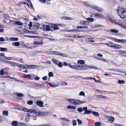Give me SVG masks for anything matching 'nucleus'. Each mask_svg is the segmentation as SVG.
<instances>
[{
  "mask_svg": "<svg viewBox=\"0 0 126 126\" xmlns=\"http://www.w3.org/2000/svg\"><path fill=\"white\" fill-rule=\"evenodd\" d=\"M78 63L81 64H85V62L84 61L82 60H79L77 62Z\"/></svg>",
  "mask_w": 126,
  "mask_h": 126,
  "instance_id": "b1692460",
  "label": "nucleus"
},
{
  "mask_svg": "<svg viewBox=\"0 0 126 126\" xmlns=\"http://www.w3.org/2000/svg\"><path fill=\"white\" fill-rule=\"evenodd\" d=\"M5 41V40L3 37H0V41L1 42H4Z\"/></svg>",
  "mask_w": 126,
  "mask_h": 126,
  "instance_id": "338daca9",
  "label": "nucleus"
},
{
  "mask_svg": "<svg viewBox=\"0 0 126 126\" xmlns=\"http://www.w3.org/2000/svg\"><path fill=\"white\" fill-rule=\"evenodd\" d=\"M16 94L17 96L19 97H23L24 96V94L22 93H17Z\"/></svg>",
  "mask_w": 126,
  "mask_h": 126,
  "instance_id": "5fc2aeb1",
  "label": "nucleus"
},
{
  "mask_svg": "<svg viewBox=\"0 0 126 126\" xmlns=\"http://www.w3.org/2000/svg\"><path fill=\"white\" fill-rule=\"evenodd\" d=\"M27 37H28L31 38H39V39L41 41H42L43 40V38H45V37H41L37 36H32L30 35H27Z\"/></svg>",
  "mask_w": 126,
  "mask_h": 126,
  "instance_id": "0eeeda50",
  "label": "nucleus"
},
{
  "mask_svg": "<svg viewBox=\"0 0 126 126\" xmlns=\"http://www.w3.org/2000/svg\"><path fill=\"white\" fill-rule=\"evenodd\" d=\"M47 83L48 84H49L50 86L51 87H55L57 86V84H53L49 83Z\"/></svg>",
  "mask_w": 126,
  "mask_h": 126,
  "instance_id": "c756f323",
  "label": "nucleus"
},
{
  "mask_svg": "<svg viewBox=\"0 0 126 126\" xmlns=\"http://www.w3.org/2000/svg\"><path fill=\"white\" fill-rule=\"evenodd\" d=\"M40 116H46L48 114V113L46 112H40Z\"/></svg>",
  "mask_w": 126,
  "mask_h": 126,
  "instance_id": "f3484780",
  "label": "nucleus"
},
{
  "mask_svg": "<svg viewBox=\"0 0 126 126\" xmlns=\"http://www.w3.org/2000/svg\"><path fill=\"white\" fill-rule=\"evenodd\" d=\"M23 111L26 112H28L30 113H32L33 112H35L36 110L34 109H29L26 107L23 108Z\"/></svg>",
  "mask_w": 126,
  "mask_h": 126,
  "instance_id": "20e7f679",
  "label": "nucleus"
},
{
  "mask_svg": "<svg viewBox=\"0 0 126 126\" xmlns=\"http://www.w3.org/2000/svg\"><path fill=\"white\" fill-rule=\"evenodd\" d=\"M79 95L80 96H84L85 95L84 92L83 91H81L80 92Z\"/></svg>",
  "mask_w": 126,
  "mask_h": 126,
  "instance_id": "79ce46f5",
  "label": "nucleus"
},
{
  "mask_svg": "<svg viewBox=\"0 0 126 126\" xmlns=\"http://www.w3.org/2000/svg\"><path fill=\"white\" fill-rule=\"evenodd\" d=\"M77 120L78 122V124H79L81 125L82 124V122L81 120L79 119H77Z\"/></svg>",
  "mask_w": 126,
  "mask_h": 126,
  "instance_id": "13d9d810",
  "label": "nucleus"
},
{
  "mask_svg": "<svg viewBox=\"0 0 126 126\" xmlns=\"http://www.w3.org/2000/svg\"><path fill=\"white\" fill-rule=\"evenodd\" d=\"M110 70H111L113 71H117L119 72H121V71H120V70L118 69H110Z\"/></svg>",
  "mask_w": 126,
  "mask_h": 126,
  "instance_id": "de8ad7c7",
  "label": "nucleus"
},
{
  "mask_svg": "<svg viewBox=\"0 0 126 126\" xmlns=\"http://www.w3.org/2000/svg\"><path fill=\"white\" fill-rule=\"evenodd\" d=\"M114 120V117H110V119L108 121V122L110 123H113Z\"/></svg>",
  "mask_w": 126,
  "mask_h": 126,
  "instance_id": "cd10ccee",
  "label": "nucleus"
},
{
  "mask_svg": "<svg viewBox=\"0 0 126 126\" xmlns=\"http://www.w3.org/2000/svg\"><path fill=\"white\" fill-rule=\"evenodd\" d=\"M40 26V24L37 22L35 23L33 26V27L34 29H38Z\"/></svg>",
  "mask_w": 126,
  "mask_h": 126,
  "instance_id": "2eb2a0df",
  "label": "nucleus"
},
{
  "mask_svg": "<svg viewBox=\"0 0 126 126\" xmlns=\"http://www.w3.org/2000/svg\"><path fill=\"white\" fill-rule=\"evenodd\" d=\"M0 58L1 60H5L7 59V57L5 56H0Z\"/></svg>",
  "mask_w": 126,
  "mask_h": 126,
  "instance_id": "37998d69",
  "label": "nucleus"
},
{
  "mask_svg": "<svg viewBox=\"0 0 126 126\" xmlns=\"http://www.w3.org/2000/svg\"><path fill=\"white\" fill-rule=\"evenodd\" d=\"M36 104L40 107H44V103L41 101H37L36 102Z\"/></svg>",
  "mask_w": 126,
  "mask_h": 126,
  "instance_id": "423d86ee",
  "label": "nucleus"
},
{
  "mask_svg": "<svg viewBox=\"0 0 126 126\" xmlns=\"http://www.w3.org/2000/svg\"><path fill=\"white\" fill-rule=\"evenodd\" d=\"M113 39L115 41L117 42L120 43L122 42L121 39H117L115 38H113Z\"/></svg>",
  "mask_w": 126,
  "mask_h": 126,
  "instance_id": "4c0bfd02",
  "label": "nucleus"
},
{
  "mask_svg": "<svg viewBox=\"0 0 126 126\" xmlns=\"http://www.w3.org/2000/svg\"><path fill=\"white\" fill-rule=\"evenodd\" d=\"M19 122H17L16 121H14L12 122V124L13 126H17L19 125Z\"/></svg>",
  "mask_w": 126,
  "mask_h": 126,
  "instance_id": "a211bd4d",
  "label": "nucleus"
},
{
  "mask_svg": "<svg viewBox=\"0 0 126 126\" xmlns=\"http://www.w3.org/2000/svg\"><path fill=\"white\" fill-rule=\"evenodd\" d=\"M19 125L21 126H27L26 124H23L22 123L20 122L19 123Z\"/></svg>",
  "mask_w": 126,
  "mask_h": 126,
  "instance_id": "680f3d73",
  "label": "nucleus"
},
{
  "mask_svg": "<svg viewBox=\"0 0 126 126\" xmlns=\"http://www.w3.org/2000/svg\"><path fill=\"white\" fill-rule=\"evenodd\" d=\"M58 65V66L59 67H61L63 66V63L61 62H59Z\"/></svg>",
  "mask_w": 126,
  "mask_h": 126,
  "instance_id": "49530a36",
  "label": "nucleus"
},
{
  "mask_svg": "<svg viewBox=\"0 0 126 126\" xmlns=\"http://www.w3.org/2000/svg\"><path fill=\"white\" fill-rule=\"evenodd\" d=\"M38 66L36 65H29V68L31 69H34L36 68Z\"/></svg>",
  "mask_w": 126,
  "mask_h": 126,
  "instance_id": "6ab92c4d",
  "label": "nucleus"
},
{
  "mask_svg": "<svg viewBox=\"0 0 126 126\" xmlns=\"http://www.w3.org/2000/svg\"><path fill=\"white\" fill-rule=\"evenodd\" d=\"M113 47L115 49H117L121 48V47L120 45L114 44Z\"/></svg>",
  "mask_w": 126,
  "mask_h": 126,
  "instance_id": "ddd939ff",
  "label": "nucleus"
},
{
  "mask_svg": "<svg viewBox=\"0 0 126 126\" xmlns=\"http://www.w3.org/2000/svg\"><path fill=\"white\" fill-rule=\"evenodd\" d=\"M70 37H76L79 38H80L82 37V36H80L78 34H76L74 35H73V36H70Z\"/></svg>",
  "mask_w": 126,
  "mask_h": 126,
  "instance_id": "72a5a7b5",
  "label": "nucleus"
},
{
  "mask_svg": "<svg viewBox=\"0 0 126 126\" xmlns=\"http://www.w3.org/2000/svg\"><path fill=\"white\" fill-rule=\"evenodd\" d=\"M87 22L86 21L81 20L80 21V24L81 25H86Z\"/></svg>",
  "mask_w": 126,
  "mask_h": 126,
  "instance_id": "2f4dec72",
  "label": "nucleus"
},
{
  "mask_svg": "<svg viewBox=\"0 0 126 126\" xmlns=\"http://www.w3.org/2000/svg\"><path fill=\"white\" fill-rule=\"evenodd\" d=\"M87 66L85 65H70L69 66L70 68L72 69H75L77 70H81L84 71L87 69Z\"/></svg>",
  "mask_w": 126,
  "mask_h": 126,
  "instance_id": "f03ea898",
  "label": "nucleus"
},
{
  "mask_svg": "<svg viewBox=\"0 0 126 126\" xmlns=\"http://www.w3.org/2000/svg\"><path fill=\"white\" fill-rule=\"evenodd\" d=\"M53 24H51V28L55 30L60 29V28L59 27H58V26H54V25H53Z\"/></svg>",
  "mask_w": 126,
  "mask_h": 126,
  "instance_id": "dca6fc26",
  "label": "nucleus"
},
{
  "mask_svg": "<svg viewBox=\"0 0 126 126\" xmlns=\"http://www.w3.org/2000/svg\"><path fill=\"white\" fill-rule=\"evenodd\" d=\"M74 31L75 32H79L80 31L78 30L75 29H74L73 30H70L69 31L71 32V31Z\"/></svg>",
  "mask_w": 126,
  "mask_h": 126,
  "instance_id": "bf43d9fd",
  "label": "nucleus"
},
{
  "mask_svg": "<svg viewBox=\"0 0 126 126\" xmlns=\"http://www.w3.org/2000/svg\"><path fill=\"white\" fill-rule=\"evenodd\" d=\"M27 103L29 105H32L33 103V102L32 101L29 100L27 102Z\"/></svg>",
  "mask_w": 126,
  "mask_h": 126,
  "instance_id": "69168bd1",
  "label": "nucleus"
},
{
  "mask_svg": "<svg viewBox=\"0 0 126 126\" xmlns=\"http://www.w3.org/2000/svg\"><path fill=\"white\" fill-rule=\"evenodd\" d=\"M12 45H14L16 46H18L20 45V43L18 42H16L12 43Z\"/></svg>",
  "mask_w": 126,
  "mask_h": 126,
  "instance_id": "c9c22d12",
  "label": "nucleus"
},
{
  "mask_svg": "<svg viewBox=\"0 0 126 126\" xmlns=\"http://www.w3.org/2000/svg\"><path fill=\"white\" fill-rule=\"evenodd\" d=\"M77 110L79 112H82L83 110L84 111V113L85 114H88L91 113L92 112V110H88L87 107H83V108H82L81 107L79 108Z\"/></svg>",
  "mask_w": 126,
  "mask_h": 126,
  "instance_id": "7ed1b4c3",
  "label": "nucleus"
},
{
  "mask_svg": "<svg viewBox=\"0 0 126 126\" xmlns=\"http://www.w3.org/2000/svg\"><path fill=\"white\" fill-rule=\"evenodd\" d=\"M95 125L96 126H101V123L99 122H96L95 123Z\"/></svg>",
  "mask_w": 126,
  "mask_h": 126,
  "instance_id": "58836bf2",
  "label": "nucleus"
},
{
  "mask_svg": "<svg viewBox=\"0 0 126 126\" xmlns=\"http://www.w3.org/2000/svg\"><path fill=\"white\" fill-rule=\"evenodd\" d=\"M4 73L3 71V69H2L0 71V75H3L4 74Z\"/></svg>",
  "mask_w": 126,
  "mask_h": 126,
  "instance_id": "8fccbe9b",
  "label": "nucleus"
},
{
  "mask_svg": "<svg viewBox=\"0 0 126 126\" xmlns=\"http://www.w3.org/2000/svg\"><path fill=\"white\" fill-rule=\"evenodd\" d=\"M45 27V25H42V27L44 30H46L47 31H49L50 30V28L49 25H46V29H44V27Z\"/></svg>",
  "mask_w": 126,
  "mask_h": 126,
  "instance_id": "1a4fd4ad",
  "label": "nucleus"
},
{
  "mask_svg": "<svg viewBox=\"0 0 126 126\" xmlns=\"http://www.w3.org/2000/svg\"><path fill=\"white\" fill-rule=\"evenodd\" d=\"M88 21H90V22L93 21L94 20V19L90 17H89L87 18Z\"/></svg>",
  "mask_w": 126,
  "mask_h": 126,
  "instance_id": "603ef678",
  "label": "nucleus"
},
{
  "mask_svg": "<svg viewBox=\"0 0 126 126\" xmlns=\"http://www.w3.org/2000/svg\"><path fill=\"white\" fill-rule=\"evenodd\" d=\"M9 22L10 23H12V24H13L17 25H22L23 24L20 21H16L10 20Z\"/></svg>",
  "mask_w": 126,
  "mask_h": 126,
  "instance_id": "39448f33",
  "label": "nucleus"
},
{
  "mask_svg": "<svg viewBox=\"0 0 126 126\" xmlns=\"http://www.w3.org/2000/svg\"><path fill=\"white\" fill-rule=\"evenodd\" d=\"M109 31H110V32H112L115 33H117L119 32V31L118 30L115 29H111Z\"/></svg>",
  "mask_w": 126,
  "mask_h": 126,
  "instance_id": "bb28decb",
  "label": "nucleus"
},
{
  "mask_svg": "<svg viewBox=\"0 0 126 126\" xmlns=\"http://www.w3.org/2000/svg\"><path fill=\"white\" fill-rule=\"evenodd\" d=\"M52 61L56 65H58V62H59L58 60L54 59H52Z\"/></svg>",
  "mask_w": 126,
  "mask_h": 126,
  "instance_id": "aec40b11",
  "label": "nucleus"
},
{
  "mask_svg": "<svg viewBox=\"0 0 126 126\" xmlns=\"http://www.w3.org/2000/svg\"><path fill=\"white\" fill-rule=\"evenodd\" d=\"M86 40L89 42H94V41L92 38H87Z\"/></svg>",
  "mask_w": 126,
  "mask_h": 126,
  "instance_id": "473e14b6",
  "label": "nucleus"
},
{
  "mask_svg": "<svg viewBox=\"0 0 126 126\" xmlns=\"http://www.w3.org/2000/svg\"><path fill=\"white\" fill-rule=\"evenodd\" d=\"M93 15H94L95 16L96 18L99 17L100 18H103L104 17V16L103 15L98 13L94 14Z\"/></svg>",
  "mask_w": 126,
  "mask_h": 126,
  "instance_id": "6e6552de",
  "label": "nucleus"
},
{
  "mask_svg": "<svg viewBox=\"0 0 126 126\" xmlns=\"http://www.w3.org/2000/svg\"><path fill=\"white\" fill-rule=\"evenodd\" d=\"M23 77L24 78H29L30 79H32L31 76L30 74H28L27 75L24 74L23 75Z\"/></svg>",
  "mask_w": 126,
  "mask_h": 126,
  "instance_id": "412c9836",
  "label": "nucleus"
},
{
  "mask_svg": "<svg viewBox=\"0 0 126 126\" xmlns=\"http://www.w3.org/2000/svg\"><path fill=\"white\" fill-rule=\"evenodd\" d=\"M30 113H30V112L29 113H28V114L27 115V116H26V118L29 119V118L30 117H32V116H33L32 115L30 114Z\"/></svg>",
  "mask_w": 126,
  "mask_h": 126,
  "instance_id": "3c124183",
  "label": "nucleus"
},
{
  "mask_svg": "<svg viewBox=\"0 0 126 126\" xmlns=\"http://www.w3.org/2000/svg\"><path fill=\"white\" fill-rule=\"evenodd\" d=\"M78 77H79L82 78V79H87V80H88V79H93L94 78H93V77H85V78L82 77H81L79 76H76V77H75V79H77V78H78Z\"/></svg>",
  "mask_w": 126,
  "mask_h": 126,
  "instance_id": "f8f14e48",
  "label": "nucleus"
},
{
  "mask_svg": "<svg viewBox=\"0 0 126 126\" xmlns=\"http://www.w3.org/2000/svg\"><path fill=\"white\" fill-rule=\"evenodd\" d=\"M53 24V25H55V26L60 27H64L65 25L64 24H63L55 23V24Z\"/></svg>",
  "mask_w": 126,
  "mask_h": 126,
  "instance_id": "a878e982",
  "label": "nucleus"
},
{
  "mask_svg": "<svg viewBox=\"0 0 126 126\" xmlns=\"http://www.w3.org/2000/svg\"><path fill=\"white\" fill-rule=\"evenodd\" d=\"M8 112L7 110H4L3 111V114L6 116H7L8 115Z\"/></svg>",
  "mask_w": 126,
  "mask_h": 126,
  "instance_id": "f704fd0d",
  "label": "nucleus"
},
{
  "mask_svg": "<svg viewBox=\"0 0 126 126\" xmlns=\"http://www.w3.org/2000/svg\"><path fill=\"white\" fill-rule=\"evenodd\" d=\"M74 99H67V101L69 103L72 104H74Z\"/></svg>",
  "mask_w": 126,
  "mask_h": 126,
  "instance_id": "4be33fe9",
  "label": "nucleus"
},
{
  "mask_svg": "<svg viewBox=\"0 0 126 126\" xmlns=\"http://www.w3.org/2000/svg\"><path fill=\"white\" fill-rule=\"evenodd\" d=\"M118 15L122 18L126 17V8L120 6L116 10Z\"/></svg>",
  "mask_w": 126,
  "mask_h": 126,
  "instance_id": "f257e3e1",
  "label": "nucleus"
},
{
  "mask_svg": "<svg viewBox=\"0 0 126 126\" xmlns=\"http://www.w3.org/2000/svg\"><path fill=\"white\" fill-rule=\"evenodd\" d=\"M7 50V49L6 48L0 47V51H6Z\"/></svg>",
  "mask_w": 126,
  "mask_h": 126,
  "instance_id": "c03bdc74",
  "label": "nucleus"
},
{
  "mask_svg": "<svg viewBox=\"0 0 126 126\" xmlns=\"http://www.w3.org/2000/svg\"><path fill=\"white\" fill-rule=\"evenodd\" d=\"M96 10L98 12H101L103 10L102 8L98 7Z\"/></svg>",
  "mask_w": 126,
  "mask_h": 126,
  "instance_id": "052dcab7",
  "label": "nucleus"
},
{
  "mask_svg": "<svg viewBox=\"0 0 126 126\" xmlns=\"http://www.w3.org/2000/svg\"><path fill=\"white\" fill-rule=\"evenodd\" d=\"M94 116H98L99 115V114L98 112H95L94 111H92L91 113Z\"/></svg>",
  "mask_w": 126,
  "mask_h": 126,
  "instance_id": "c85d7f7f",
  "label": "nucleus"
},
{
  "mask_svg": "<svg viewBox=\"0 0 126 126\" xmlns=\"http://www.w3.org/2000/svg\"><path fill=\"white\" fill-rule=\"evenodd\" d=\"M51 52V54H55L56 55H63V54L61 53L56 52V51H53Z\"/></svg>",
  "mask_w": 126,
  "mask_h": 126,
  "instance_id": "5701e85b",
  "label": "nucleus"
},
{
  "mask_svg": "<svg viewBox=\"0 0 126 126\" xmlns=\"http://www.w3.org/2000/svg\"><path fill=\"white\" fill-rule=\"evenodd\" d=\"M24 68H26V69L27 70L28 69V68H29V65L28 64H24Z\"/></svg>",
  "mask_w": 126,
  "mask_h": 126,
  "instance_id": "6e6d98bb",
  "label": "nucleus"
},
{
  "mask_svg": "<svg viewBox=\"0 0 126 126\" xmlns=\"http://www.w3.org/2000/svg\"><path fill=\"white\" fill-rule=\"evenodd\" d=\"M18 63H15L12 62L11 64V65L12 66H13L14 67H15L16 66H18Z\"/></svg>",
  "mask_w": 126,
  "mask_h": 126,
  "instance_id": "7c9ffc66",
  "label": "nucleus"
},
{
  "mask_svg": "<svg viewBox=\"0 0 126 126\" xmlns=\"http://www.w3.org/2000/svg\"><path fill=\"white\" fill-rule=\"evenodd\" d=\"M113 43L112 42H110L109 43H107L106 44V45L109 47H113V45H114Z\"/></svg>",
  "mask_w": 126,
  "mask_h": 126,
  "instance_id": "393cba45",
  "label": "nucleus"
},
{
  "mask_svg": "<svg viewBox=\"0 0 126 126\" xmlns=\"http://www.w3.org/2000/svg\"><path fill=\"white\" fill-rule=\"evenodd\" d=\"M4 17L5 18L8 20L9 19V16L8 14H6L4 15Z\"/></svg>",
  "mask_w": 126,
  "mask_h": 126,
  "instance_id": "ea45409f",
  "label": "nucleus"
},
{
  "mask_svg": "<svg viewBox=\"0 0 126 126\" xmlns=\"http://www.w3.org/2000/svg\"><path fill=\"white\" fill-rule=\"evenodd\" d=\"M36 111L35 112H33L32 113H35V114L37 116L39 115L40 116V112H36Z\"/></svg>",
  "mask_w": 126,
  "mask_h": 126,
  "instance_id": "e2e57ef3",
  "label": "nucleus"
},
{
  "mask_svg": "<svg viewBox=\"0 0 126 126\" xmlns=\"http://www.w3.org/2000/svg\"><path fill=\"white\" fill-rule=\"evenodd\" d=\"M44 43L42 41L41 42H38L36 41H34L33 42V45H42Z\"/></svg>",
  "mask_w": 126,
  "mask_h": 126,
  "instance_id": "4468645a",
  "label": "nucleus"
},
{
  "mask_svg": "<svg viewBox=\"0 0 126 126\" xmlns=\"http://www.w3.org/2000/svg\"><path fill=\"white\" fill-rule=\"evenodd\" d=\"M98 97L101 98H104L105 99H106L107 98V96H103L102 95H99L98 96Z\"/></svg>",
  "mask_w": 126,
  "mask_h": 126,
  "instance_id": "09e8293b",
  "label": "nucleus"
},
{
  "mask_svg": "<svg viewBox=\"0 0 126 126\" xmlns=\"http://www.w3.org/2000/svg\"><path fill=\"white\" fill-rule=\"evenodd\" d=\"M102 56H95L94 57L95 59L104 61L105 60L102 58Z\"/></svg>",
  "mask_w": 126,
  "mask_h": 126,
  "instance_id": "9b49d317",
  "label": "nucleus"
},
{
  "mask_svg": "<svg viewBox=\"0 0 126 126\" xmlns=\"http://www.w3.org/2000/svg\"><path fill=\"white\" fill-rule=\"evenodd\" d=\"M73 125L74 126H75L76 125L77 123L76 120H74L73 121Z\"/></svg>",
  "mask_w": 126,
  "mask_h": 126,
  "instance_id": "4d7b16f0",
  "label": "nucleus"
},
{
  "mask_svg": "<svg viewBox=\"0 0 126 126\" xmlns=\"http://www.w3.org/2000/svg\"><path fill=\"white\" fill-rule=\"evenodd\" d=\"M81 101L77 99H74V105L76 106L77 105L81 104Z\"/></svg>",
  "mask_w": 126,
  "mask_h": 126,
  "instance_id": "9d476101",
  "label": "nucleus"
},
{
  "mask_svg": "<svg viewBox=\"0 0 126 126\" xmlns=\"http://www.w3.org/2000/svg\"><path fill=\"white\" fill-rule=\"evenodd\" d=\"M118 82L120 84H124L125 83V81L123 80H118Z\"/></svg>",
  "mask_w": 126,
  "mask_h": 126,
  "instance_id": "a19ab883",
  "label": "nucleus"
},
{
  "mask_svg": "<svg viewBox=\"0 0 126 126\" xmlns=\"http://www.w3.org/2000/svg\"><path fill=\"white\" fill-rule=\"evenodd\" d=\"M48 75L49 77H52L53 76V73L52 72H49L48 73Z\"/></svg>",
  "mask_w": 126,
  "mask_h": 126,
  "instance_id": "864d4df0",
  "label": "nucleus"
},
{
  "mask_svg": "<svg viewBox=\"0 0 126 126\" xmlns=\"http://www.w3.org/2000/svg\"><path fill=\"white\" fill-rule=\"evenodd\" d=\"M32 22H30V23L28 25V26L30 29L32 26Z\"/></svg>",
  "mask_w": 126,
  "mask_h": 126,
  "instance_id": "0e129e2a",
  "label": "nucleus"
},
{
  "mask_svg": "<svg viewBox=\"0 0 126 126\" xmlns=\"http://www.w3.org/2000/svg\"><path fill=\"white\" fill-rule=\"evenodd\" d=\"M122 42L120 43H122V44H124L126 43V39L123 40V39H121Z\"/></svg>",
  "mask_w": 126,
  "mask_h": 126,
  "instance_id": "774afa93",
  "label": "nucleus"
},
{
  "mask_svg": "<svg viewBox=\"0 0 126 126\" xmlns=\"http://www.w3.org/2000/svg\"><path fill=\"white\" fill-rule=\"evenodd\" d=\"M10 39L11 40L13 41H17L18 40V38H17L11 37Z\"/></svg>",
  "mask_w": 126,
  "mask_h": 126,
  "instance_id": "e433bc0d",
  "label": "nucleus"
},
{
  "mask_svg": "<svg viewBox=\"0 0 126 126\" xmlns=\"http://www.w3.org/2000/svg\"><path fill=\"white\" fill-rule=\"evenodd\" d=\"M67 82H65L64 81H63L61 83V85L62 86H63L65 85H67Z\"/></svg>",
  "mask_w": 126,
  "mask_h": 126,
  "instance_id": "a18cd8bd",
  "label": "nucleus"
}]
</instances>
